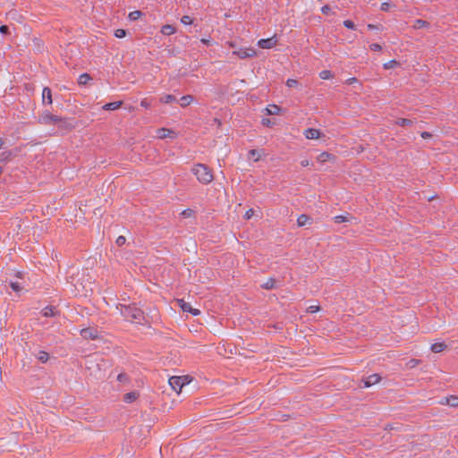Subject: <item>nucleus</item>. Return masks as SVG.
Listing matches in <instances>:
<instances>
[{"instance_id":"obj_1","label":"nucleus","mask_w":458,"mask_h":458,"mask_svg":"<svg viewBox=\"0 0 458 458\" xmlns=\"http://www.w3.org/2000/svg\"><path fill=\"white\" fill-rule=\"evenodd\" d=\"M116 309L126 320L132 323L142 324L145 319L143 311L135 306L119 304Z\"/></svg>"},{"instance_id":"obj_2","label":"nucleus","mask_w":458,"mask_h":458,"mask_svg":"<svg viewBox=\"0 0 458 458\" xmlns=\"http://www.w3.org/2000/svg\"><path fill=\"white\" fill-rule=\"evenodd\" d=\"M192 174L203 184L211 182L214 179L212 171L204 164H196L191 168Z\"/></svg>"},{"instance_id":"obj_3","label":"nucleus","mask_w":458,"mask_h":458,"mask_svg":"<svg viewBox=\"0 0 458 458\" xmlns=\"http://www.w3.org/2000/svg\"><path fill=\"white\" fill-rule=\"evenodd\" d=\"M61 121V116L52 114L48 111H44L38 115V123L44 125L55 124Z\"/></svg>"},{"instance_id":"obj_4","label":"nucleus","mask_w":458,"mask_h":458,"mask_svg":"<svg viewBox=\"0 0 458 458\" xmlns=\"http://www.w3.org/2000/svg\"><path fill=\"white\" fill-rule=\"evenodd\" d=\"M189 381L186 377H171L169 378L170 386L176 392L180 393L182 388L187 385Z\"/></svg>"},{"instance_id":"obj_5","label":"nucleus","mask_w":458,"mask_h":458,"mask_svg":"<svg viewBox=\"0 0 458 458\" xmlns=\"http://www.w3.org/2000/svg\"><path fill=\"white\" fill-rule=\"evenodd\" d=\"M233 55L238 56L241 59H245L255 56L257 52L253 47H245L233 50Z\"/></svg>"},{"instance_id":"obj_6","label":"nucleus","mask_w":458,"mask_h":458,"mask_svg":"<svg viewBox=\"0 0 458 458\" xmlns=\"http://www.w3.org/2000/svg\"><path fill=\"white\" fill-rule=\"evenodd\" d=\"M276 43H277V39L274 36V37L269 38L259 39L258 41V46L260 48H263V49H270V48L274 47L276 45Z\"/></svg>"},{"instance_id":"obj_7","label":"nucleus","mask_w":458,"mask_h":458,"mask_svg":"<svg viewBox=\"0 0 458 458\" xmlns=\"http://www.w3.org/2000/svg\"><path fill=\"white\" fill-rule=\"evenodd\" d=\"M177 303L179 304L180 308L185 312H190L194 316H197L200 313L199 310L192 309L190 303L184 301L182 299L177 300Z\"/></svg>"},{"instance_id":"obj_8","label":"nucleus","mask_w":458,"mask_h":458,"mask_svg":"<svg viewBox=\"0 0 458 458\" xmlns=\"http://www.w3.org/2000/svg\"><path fill=\"white\" fill-rule=\"evenodd\" d=\"M81 335L84 339H96L98 337V330L91 327L83 328L81 331Z\"/></svg>"},{"instance_id":"obj_9","label":"nucleus","mask_w":458,"mask_h":458,"mask_svg":"<svg viewBox=\"0 0 458 458\" xmlns=\"http://www.w3.org/2000/svg\"><path fill=\"white\" fill-rule=\"evenodd\" d=\"M157 135L158 139L164 140L166 138H174L175 132L166 128H160L157 131Z\"/></svg>"},{"instance_id":"obj_10","label":"nucleus","mask_w":458,"mask_h":458,"mask_svg":"<svg viewBox=\"0 0 458 458\" xmlns=\"http://www.w3.org/2000/svg\"><path fill=\"white\" fill-rule=\"evenodd\" d=\"M42 103L43 105H51L53 103L52 92L48 87H45L42 90Z\"/></svg>"},{"instance_id":"obj_11","label":"nucleus","mask_w":458,"mask_h":458,"mask_svg":"<svg viewBox=\"0 0 458 458\" xmlns=\"http://www.w3.org/2000/svg\"><path fill=\"white\" fill-rule=\"evenodd\" d=\"M303 134L308 140H316L320 138L321 132L317 129L309 128L304 131Z\"/></svg>"},{"instance_id":"obj_12","label":"nucleus","mask_w":458,"mask_h":458,"mask_svg":"<svg viewBox=\"0 0 458 458\" xmlns=\"http://www.w3.org/2000/svg\"><path fill=\"white\" fill-rule=\"evenodd\" d=\"M442 405H449L451 407H458V396L451 395L445 397L439 402Z\"/></svg>"},{"instance_id":"obj_13","label":"nucleus","mask_w":458,"mask_h":458,"mask_svg":"<svg viewBox=\"0 0 458 458\" xmlns=\"http://www.w3.org/2000/svg\"><path fill=\"white\" fill-rule=\"evenodd\" d=\"M380 380V377L377 374H373L368 377L366 379L363 380L364 386L369 387L375 384H377Z\"/></svg>"},{"instance_id":"obj_14","label":"nucleus","mask_w":458,"mask_h":458,"mask_svg":"<svg viewBox=\"0 0 458 458\" xmlns=\"http://www.w3.org/2000/svg\"><path fill=\"white\" fill-rule=\"evenodd\" d=\"M61 130H71L73 125L70 123L67 118L61 117V121L55 123Z\"/></svg>"},{"instance_id":"obj_15","label":"nucleus","mask_w":458,"mask_h":458,"mask_svg":"<svg viewBox=\"0 0 458 458\" xmlns=\"http://www.w3.org/2000/svg\"><path fill=\"white\" fill-rule=\"evenodd\" d=\"M317 159L319 163H326L327 161H334L335 157L328 152H323L318 156Z\"/></svg>"},{"instance_id":"obj_16","label":"nucleus","mask_w":458,"mask_h":458,"mask_svg":"<svg viewBox=\"0 0 458 458\" xmlns=\"http://www.w3.org/2000/svg\"><path fill=\"white\" fill-rule=\"evenodd\" d=\"M310 224H311V218L310 216H308L307 215L302 214L297 219V225L300 227L304 226L306 225H310Z\"/></svg>"},{"instance_id":"obj_17","label":"nucleus","mask_w":458,"mask_h":458,"mask_svg":"<svg viewBox=\"0 0 458 458\" xmlns=\"http://www.w3.org/2000/svg\"><path fill=\"white\" fill-rule=\"evenodd\" d=\"M447 345L441 342V343H436V344H433L430 347L431 351L435 353H438V352H441L443 351H445L446 349Z\"/></svg>"},{"instance_id":"obj_18","label":"nucleus","mask_w":458,"mask_h":458,"mask_svg":"<svg viewBox=\"0 0 458 458\" xmlns=\"http://www.w3.org/2000/svg\"><path fill=\"white\" fill-rule=\"evenodd\" d=\"M123 105L122 101L110 102L103 106L104 110H116Z\"/></svg>"},{"instance_id":"obj_19","label":"nucleus","mask_w":458,"mask_h":458,"mask_svg":"<svg viewBox=\"0 0 458 458\" xmlns=\"http://www.w3.org/2000/svg\"><path fill=\"white\" fill-rule=\"evenodd\" d=\"M267 114H278L281 111V108L276 105H270L265 109Z\"/></svg>"},{"instance_id":"obj_20","label":"nucleus","mask_w":458,"mask_h":458,"mask_svg":"<svg viewBox=\"0 0 458 458\" xmlns=\"http://www.w3.org/2000/svg\"><path fill=\"white\" fill-rule=\"evenodd\" d=\"M175 32V28L173 25L166 24L161 28V33L166 36H170Z\"/></svg>"},{"instance_id":"obj_21","label":"nucleus","mask_w":458,"mask_h":458,"mask_svg":"<svg viewBox=\"0 0 458 458\" xmlns=\"http://www.w3.org/2000/svg\"><path fill=\"white\" fill-rule=\"evenodd\" d=\"M193 101V97L191 95H186L181 98L180 99V105L182 107L188 106L190 104H191Z\"/></svg>"},{"instance_id":"obj_22","label":"nucleus","mask_w":458,"mask_h":458,"mask_svg":"<svg viewBox=\"0 0 458 458\" xmlns=\"http://www.w3.org/2000/svg\"><path fill=\"white\" fill-rule=\"evenodd\" d=\"M139 394L137 392H130L124 394L123 400L126 403H132L138 398Z\"/></svg>"},{"instance_id":"obj_23","label":"nucleus","mask_w":458,"mask_h":458,"mask_svg":"<svg viewBox=\"0 0 458 458\" xmlns=\"http://www.w3.org/2000/svg\"><path fill=\"white\" fill-rule=\"evenodd\" d=\"M429 27V23L424 20H416L414 21V24H413V28L415 30H420V29H422V28H428Z\"/></svg>"},{"instance_id":"obj_24","label":"nucleus","mask_w":458,"mask_h":458,"mask_svg":"<svg viewBox=\"0 0 458 458\" xmlns=\"http://www.w3.org/2000/svg\"><path fill=\"white\" fill-rule=\"evenodd\" d=\"M261 287L266 290H270L276 287V280L274 278H268L264 284H261Z\"/></svg>"},{"instance_id":"obj_25","label":"nucleus","mask_w":458,"mask_h":458,"mask_svg":"<svg viewBox=\"0 0 458 458\" xmlns=\"http://www.w3.org/2000/svg\"><path fill=\"white\" fill-rule=\"evenodd\" d=\"M249 158H252L255 162L259 161L261 157V153L259 150L251 149L249 151Z\"/></svg>"},{"instance_id":"obj_26","label":"nucleus","mask_w":458,"mask_h":458,"mask_svg":"<svg viewBox=\"0 0 458 458\" xmlns=\"http://www.w3.org/2000/svg\"><path fill=\"white\" fill-rule=\"evenodd\" d=\"M37 359H38L39 361H41V362H43V363H46V362L48 360V359H49V355H48V353H47V352H45V351H39V352H38V354H37Z\"/></svg>"},{"instance_id":"obj_27","label":"nucleus","mask_w":458,"mask_h":458,"mask_svg":"<svg viewBox=\"0 0 458 458\" xmlns=\"http://www.w3.org/2000/svg\"><path fill=\"white\" fill-rule=\"evenodd\" d=\"M90 76L88 73H82L80 75L78 79V83L80 85H85L88 83V81L90 80Z\"/></svg>"},{"instance_id":"obj_28","label":"nucleus","mask_w":458,"mask_h":458,"mask_svg":"<svg viewBox=\"0 0 458 458\" xmlns=\"http://www.w3.org/2000/svg\"><path fill=\"white\" fill-rule=\"evenodd\" d=\"M160 101L165 104H169L171 102L176 101V98L173 95H165L160 98Z\"/></svg>"},{"instance_id":"obj_29","label":"nucleus","mask_w":458,"mask_h":458,"mask_svg":"<svg viewBox=\"0 0 458 458\" xmlns=\"http://www.w3.org/2000/svg\"><path fill=\"white\" fill-rule=\"evenodd\" d=\"M44 317H52L55 315V309L53 307H46L42 310Z\"/></svg>"},{"instance_id":"obj_30","label":"nucleus","mask_w":458,"mask_h":458,"mask_svg":"<svg viewBox=\"0 0 458 458\" xmlns=\"http://www.w3.org/2000/svg\"><path fill=\"white\" fill-rule=\"evenodd\" d=\"M319 77L322 80H329V79H331L333 77V74H332V72L330 71L324 70V71L319 72Z\"/></svg>"},{"instance_id":"obj_31","label":"nucleus","mask_w":458,"mask_h":458,"mask_svg":"<svg viewBox=\"0 0 458 458\" xmlns=\"http://www.w3.org/2000/svg\"><path fill=\"white\" fill-rule=\"evenodd\" d=\"M142 13L140 11H133L129 13V19L131 21H136L140 18Z\"/></svg>"},{"instance_id":"obj_32","label":"nucleus","mask_w":458,"mask_h":458,"mask_svg":"<svg viewBox=\"0 0 458 458\" xmlns=\"http://www.w3.org/2000/svg\"><path fill=\"white\" fill-rule=\"evenodd\" d=\"M399 65V63L395 60H391L386 64H384V68L388 70V69H393V68H395Z\"/></svg>"},{"instance_id":"obj_33","label":"nucleus","mask_w":458,"mask_h":458,"mask_svg":"<svg viewBox=\"0 0 458 458\" xmlns=\"http://www.w3.org/2000/svg\"><path fill=\"white\" fill-rule=\"evenodd\" d=\"M396 124H398L400 126H408V125L412 124V121L410 119H406V118H400L396 121Z\"/></svg>"},{"instance_id":"obj_34","label":"nucleus","mask_w":458,"mask_h":458,"mask_svg":"<svg viewBox=\"0 0 458 458\" xmlns=\"http://www.w3.org/2000/svg\"><path fill=\"white\" fill-rule=\"evenodd\" d=\"M286 86L289 88H299L300 84L299 82L294 79H288L286 81Z\"/></svg>"},{"instance_id":"obj_35","label":"nucleus","mask_w":458,"mask_h":458,"mask_svg":"<svg viewBox=\"0 0 458 458\" xmlns=\"http://www.w3.org/2000/svg\"><path fill=\"white\" fill-rule=\"evenodd\" d=\"M181 21L184 25H190V24H191L193 22V20H192V18L191 16L184 15V16L182 17Z\"/></svg>"},{"instance_id":"obj_36","label":"nucleus","mask_w":458,"mask_h":458,"mask_svg":"<svg viewBox=\"0 0 458 458\" xmlns=\"http://www.w3.org/2000/svg\"><path fill=\"white\" fill-rule=\"evenodd\" d=\"M334 220L336 224H341V223H344V222L348 221L347 216H342V215L335 216Z\"/></svg>"},{"instance_id":"obj_37","label":"nucleus","mask_w":458,"mask_h":458,"mask_svg":"<svg viewBox=\"0 0 458 458\" xmlns=\"http://www.w3.org/2000/svg\"><path fill=\"white\" fill-rule=\"evenodd\" d=\"M344 25L345 28L350 29V30H355L356 29L355 24L352 21H350V20H345L344 21Z\"/></svg>"},{"instance_id":"obj_38","label":"nucleus","mask_w":458,"mask_h":458,"mask_svg":"<svg viewBox=\"0 0 458 458\" xmlns=\"http://www.w3.org/2000/svg\"><path fill=\"white\" fill-rule=\"evenodd\" d=\"M126 35V31L123 29H118L114 31V36L118 38H122L123 37H125Z\"/></svg>"},{"instance_id":"obj_39","label":"nucleus","mask_w":458,"mask_h":458,"mask_svg":"<svg viewBox=\"0 0 458 458\" xmlns=\"http://www.w3.org/2000/svg\"><path fill=\"white\" fill-rule=\"evenodd\" d=\"M10 286H11V288H12L13 291H15V292H17V293H19V292L21 290V285H20V284H19V283H17V282H12V283L10 284Z\"/></svg>"},{"instance_id":"obj_40","label":"nucleus","mask_w":458,"mask_h":458,"mask_svg":"<svg viewBox=\"0 0 458 458\" xmlns=\"http://www.w3.org/2000/svg\"><path fill=\"white\" fill-rule=\"evenodd\" d=\"M117 380L122 383H126V382H128V376L124 373H120L117 376Z\"/></svg>"},{"instance_id":"obj_41","label":"nucleus","mask_w":458,"mask_h":458,"mask_svg":"<svg viewBox=\"0 0 458 458\" xmlns=\"http://www.w3.org/2000/svg\"><path fill=\"white\" fill-rule=\"evenodd\" d=\"M181 215L183 216V217H191L192 215H193V211L190 208H187V209H184Z\"/></svg>"},{"instance_id":"obj_42","label":"nucleus","mask_w":458,"mask_h":458,"mask_svg":"<svg viewBox=\"0 0 458 458\" xmlns=\"http://www.w3.org/2000/svg\"><path fill=\"white\" fill-rule=\"evenodd\" d=\"M391 6H392L391 3L385 2L381 4V10L384 12H387L390 10Z\"/></svg>"},{"instance_id":"obj_43","label":"nucleus","mask_w":458,"mask_h":458,"mask_svg":"<svg viewBox=\"0 0 458 458\" xmlns=\"http://www.w3.org/2000/svg\"><path fill=\"white\" fill-rule=\"evenodd\" d=\"M126 242V238L124 236H119L117 239H116V244L118 246H123Z\"/></svg>"},{"instance_id":"obj_44","label":"nucleus","mask_w":458,"mask_h":458,"mask_svg":"<svg viewBox=\"0 0 458 458\" xmlns=\"http://www.w3.org/2000/svg\"><path fill=\"white\" fill-rule=\"evenodd\" d=\"M319 310V307L317 305H311L307 309V311L310 313H315Z\"/></svg>"},{"instance_id":"obj_45","label":"nucleus","mask_w":458,"mask_h":458,"mask_svg":"<svg viewBox=\"0 0 458 458\" xmlns=\"http://www.w3.org/2000/svg\"><path fill=\"white\" fill-rule=\"evenodd\" d=\"M369 48L372 50V51H379L381 50V46L377 43H373L369 46Z\"/></svg>"},{"instance_id":"obj_46","label":"nucleus","mask_w":458,"mask_h":458,"mask_svg":"<svg viewBox=\"0 0 458 458\" xmlns=\"http://www.w3.org/2000/svg\"><path fill=\"white\" fill-rule=\"evenodd\" d=\"M140 106L145 107V108H148L150 106V102L148 99L147 98H143L141 101H140Z\"/></svg>"},{"instance_id":"obj_47","label":"nucleus","mask_w":458,"mask_h":458,"mask_svg":"<svg viewBox=\"0 0 458 458\" xmlns=\"http://www.w3.org/2000/svg\"><path fill=\"white\" fill-rule=\"evenodd\" d=\"M254 215V210L252 208H250L246 211L245 215H244V217L246 219H250L252 217V216Z\"/></svg>"},{"instance_id":"obj_48","label":"nucleus","mask_w":458,"mask_h":458,"mask_svg":"<svg viewBox=\"0 0 458 458\" xmlns=\"http://www.w3.org/2000/svg\"><path fill=\"white\" fill-rule=\"evenodd\" d=\"M321 12L324 13V14H329L330 12H331V8L328 6V5H324L322 8H321Z\"/></svg>"},{"instance_id":"obj_49","label":"nucleus","mask_w":458,"mask_h":458,"mask_svg":"<svg viewBox=\"0 0 458 458\" xmlns=\"http://www.w3.org/2000/svg\"><path fill=\"white\" fill-rule=\"evenodd\" d=\"M8 30H9V28L6 25H2L0 27V32L2 34H6L8 32Z\"/></svg>"},{"instance_id":"obj_50","label":"nucleus","mask_w":458,"mask_h":458,"mask_svg":"<svg viewBox=\"0 0 458 458\" xmlns=\"http://www.w3.org/2000/svg\"><path fill=\"white\" fill-rule=\"evenodd\" d=\"M262 124L266 126H271L272 123L269 119L264 118L262 119Z\"/></svg>"},{"instance_id":"obj_51","label":"nucleus","mask_w":458,"mask_h":458,"mask_svg":"<svg viewBox=\"0 0 458 458\" xmlns=\"http://www.w3.org/2000/svg\"><path fill=\"white\" fill-rule=\"evenodd\" d=\"M409 363H410V367L413 368V367L417 366L420 363V360H410Z\"/></svg>"},{"instance_id":"obj_52","label":"nucleus","mask_w":458,"mask_h":458,"mask_svg":"<svg viewBox=\"0 0 458 458\" xmlns=\"http://www.w3.org/2000/svg\"><path fill=\"white\" fill-rule=\"evenodd\" d=\"M420 135H421V137H422L423 139H428V138H430V137L432 136V135H431V133H429V132H428V131H423V132H421V134H420Z\"/></svg>"},{"instance_id":"obj_53","label":"nucleus","mask_w":458,"mask_h":458,"mask_svg":"<svg viewBox=\"0 0 458 458\" xmlns=\"http://www.w3.org/2000/svg\"><path fill=\"white\" fill-rule=\"evenodd\" d=\"M301 165L302 166H304V167H305V166H308V165H310V161H309L308 159L301 160Z\"/></svg>"},{"instance_id":"obj_54","label":"nucleus","mask_w":458,"mask_h":458,"mask_svg":"<svg viewBox=\"0 0 458 458\" xmlns=\"http://www.w3.org/2000/svg\"><path fill=\"white\" fill-rule=\"evenodd\" d=\"M368 29H369V30H377V29H378V26L374 25V24H369V25H368Z\"/></svg>"},{"instance_id":"obj_55","label":"nucleus","mask_w":458,"mask_h":458,"mask_svg":"<svg viewBox=\"0 0 458 458\" xmlns=\"http://www.w3.org/2000/svg\"><path fill=\"white\" fill-rule=\"evenodd\" d=\"M201 42L205 45H208L210 43V40L209 39H207V38H202L201 39Z\"/></svg>"},{"instance_id":"obj_56","label":"nucleus","mask_w":458,"mask_h":458,"mask_svg":"<svg viewBox=\"0 0 458 458\" xmlns=\"http://www.w3.org/2000/svg\"><path fill=\"white\" fill-rule=\"evenodd\" d=\"M230 47L236 48V44L234 42H228Z\"/></svg>"},{"instance_id":"obj_57","label":"nucleus","mask_w":458,"mask_h":458,"mask_svg":"<svg viewBox=\"0 0 458 458\" xmlns=\"http://www.w3.org/2000/svg\"><path fill=\"white\" fill-rule=\"evenodd\" d=\"M4 144V141L3 140L0 138V148L2 147V145Z\"/></svg>"},{"instance_id":"obj_58","label":"nucleus","mask_w":458,"mask_h":458,"mask_svg":"<svg viewBox=\"0 0 458 458\" xmlns=\"http://www.w3.org/2000/svg\"><path fill=\"white\" fill-rule=\"evenodd\" d=\"M355 80H356L355 78H352L350 81H351V82H353Z\"/></svg>"}]
</instances>
